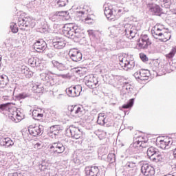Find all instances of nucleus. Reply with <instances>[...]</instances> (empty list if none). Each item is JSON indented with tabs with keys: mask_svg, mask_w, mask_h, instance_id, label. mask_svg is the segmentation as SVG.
Listing matches in <instances>:
<instances>
[{
	"mask_svg": "<svg viewBox=\"0 0 176 176\" xmlns=\"http://www.w3.org/2000/svg\"><path fill=\"white\" fill-rule=\"evenodd\" d=\"M40 78L43 82L45 83H50V86H54L56 82H54V78H50V75H49V72L47 73H41L40 74Z\"/></svg>",
	"mask_w": 176,
	"mask_h": 176,
	"instance_id": "24",
	"label": "nucleus"
},
{
	"mask_svg": "<svg viewBox=\"0 0 176 176\" xmlns=\"http://www.w3.org/2000/svg\"><path fill=\"white\" fill-rule=\"evenodd\" d=\"M33 89H34V90H37L36 91L37 93H41V91H42V90H43V85H42L41 84L36 85L33 87Z\"/></svg>",
	"mask_w": 176,
	"mask_h": 176,
	"instance_id": "44",
	"label": "nucleus"
},
{
	"mask_svg": "<svg viewBox=\"0 0 176 176\" xmlns=\"http://www.w3.org/2000/svg\"><path fill=\"white\" fill-rule=\"evenodd\" d=\"M52 45L55 49H63L65 47V40L63 38L56 37L52 41Z\"/></svg>",
	"mask_w": 176,
	"mask_h": 176,
	"instance_id": "23",
	"label": "nucleus"
},
{
	"mask_svg": "<svg viewBox=\"0 0 176 176\" xmlns=\"http://www.w3.org/2000/svg\"><path fill=\"white\" fill-rule=\"evenodd\" d=\"M8 176H18V174L17 173H14L9 174Z\"/></svg>",
	"mask_w": 176,
	"mask_h": 176,
	"instance_id": "52",
	"label": "nucleus"
},
{
	"mask_svg": "<svg viewBox=\"0 0 176 176\" xmlns=\"http://www.w3.org/2000/svg\"><path fill=\"white\" fill-rule=\"evenodd\" d=\"M67 110L74 118H82L85 115V109L78 105L68 106Z\"/></svg>",
	"mask_w": 176,
	"mask_h": 176,
	"instance_id": "9",
	"label": "nucleus"
},
{
	"mask_svg": "<svg viewBox=\"0 0 176 176\" xmlns=\"http://www.w3.org/2000/svg\"><path fill=\"white\" fill-rule=\"evenodd\" d=\"M108 123V119H107V118H105V124Z\"/></svg>",
	"mask_w": 176,
	"mask_h": 176,
	"instance_id": "57",
	"label": "nucleus"
},
{
	"mask_svg": "<svg viewBox=\"0 0 176 176\" xmlns=\"http://www.w3.org/2000/svg\"><path fill=\"white\" fill-rule=\"evenodd\" d=\"M66 133L67 134H70L68 135L69 137H72V138H74L75 140H79V138H80V137L82 136V132L80 131V130L75 126H69L66 130Z\"/></svg>",
	"mask_w": 176,
	"mask_h": 176,
	"instance_id": "14",
	"label": "nucleus"
},
{
	"mask_svg": "<svg viewBox=\"0 0 176 176\" xmlns=\"http://www.w3.org/2000/svg\"><path fill=\"white\" fill-rule=\"evenodd\" d=\"M28 97H30V94L26 93L19 94L16 96V98H18V100H24V98H27Z\"/></svg>",
	"mask_w": 176,
	"mask_h": 176,
	"instance_id": "41",
	"label": "nucleus"
},
{
	"mask_svg": "<svg viewBox=\"0 0 176 176\" xmlns=\"http://www.w3.org/2000/svg\"><path fill=\"white\" fill-rule=\"evenodd\" d=\"M84 80L85 82L86 86L89 87V89H96L98 87V78L94 76L93 75H89L85 77Z\"/></svg>",
	"mask_w": 176,
	"mask_h": 176,
	"instance_id": "11",
	"label": "nucleus"
},
{
	"mask_svg": "<svg viewBox=\"0 0 176 176\" xmlns=\"http://www.w3.org/2000/svg\"><path fill=\"white\" fill-rule=\"evenodd\" d=\"M76 72L80 74V70H79V69L76 70Z\"/></svg>",
	"mask_w": 176,
	"mask_h": 176,
	"instance_id": "58",
	"label": "nucleus"
},
{
	"mask_svg": "<svg viewBox=\"0 0 176 176\" xmlns=\"http://www.w3.org/2000/svg\"><path fill=\"white\" fill-rule=\"evenodd\" d=\"M84 14H85V12H83V11H77L76 12V16L80 17V20H82V19H85L83 17Z\"/></svg>",
	"mask_w": 176,
	"mask_h": 176,
	"instance_id": "47",
	"label": "nucleus"
},
{
	"mask_svg": "<svg viewBox=\"0 0 176 176\" xmlns=\"http://www.w3.org/2000/svg\"><path fill=\"white\" fill-rule=\"evenodd\" d=\"M29 64L31 65V67H38L39 64L41 63L39 62V58H31L28 60Z\"/></svg>",
	"mask_w": 176,
	"mask_h": 176,
	"instance_id": "31",
	"label": "nucleus"
},
{
	"mask_svg": "<svg viewBox=\"0 0 176 176\" xmlns=\"http://www.w3.org/2000/svg\"><path fill=\"white\" fill-rule=\"evenodd\" d=\"M141 171L145 176L155 175V168L148 164H144L141 167Z\"/></svg>",
	"mask_w": 176,
	"mask_h": 176,
	"instance_id": "18",
	"label": "nucleus"
},
{
	"mask_svg": "<svg viewBox=\"0 0 176 176\" xmlns=\"http://www.w3.org/2000/svg\"><path fill=\"white\" fill-rule=\"evenodd\" d=\"M157 152H159V151L155 148V147H150L147 150V156L151 159L152 156H154Z\"/></svg>",
	"mask_w": 176,
	"mask_h": 176,
	"instance_id": "33",
	"label": "nucleus"
},
{
	"mask_svg": "<svg viewBox=\"0 0 176 176\" xmlns=\"http://www.w3.org/2000/svg\"><path fill=\"white\" fill-rule=\"evenodd\" d=\"M133 105H134V98L129 100L127 104L122 105V108L124 109H128V108H131Z\"/></svg>",
	"mask_w": 176,
	"mask_h": 176,
	"instance_id": "39",
	"label": "nucleus"
},
{
	"mask_svg": "<svg viewBox=\"0 0 176 176\" xmlns=\"http://www.w3.org/2000/svg\"><path fill=\"white\" fill-rule=\"evenodd\" d=\"M42 112H43V110H42V109H37L33 110L32 116L34 119H36V120H39L41 118H43V113H42Z\"/></svg>",
	"mask_w": 176,
	"mask_h": 176,
	"instance_id": "29",
	"label": "nucleus"
},
{
	"mask_svg": "<svg viewBox=\"0 0 176 176\" xmlns=\"http://www.w3.org/2000/svg\"><path fill=\"white\" fill-rule=\"evenodd\" d=\"M176 54V47H173L170 52L167 54H166V58H168V60H171L172 58H174V56H175Z\"/></svg>",
	"mask_w": 176,
	"mask_h": 176,
	"instance_id": "35",
	"label": "nucleus"
},
{
	"mask_svg": "<svg viewBox=\"0 0 176 176\" xmlns=\"http://www.w3.org/2000/svg\"><path fill=\"white\" fill-rule=\"evenodd\" d=\"M120 65L124 71H130L135 67L134 60L130 59V56H120L119 57Z\"/></svg>",
	"mask_w": 176,
	"mask_h": 176,
	"instance_id": "6",
	"label": "nucleus"
},
{
	"mask_svg": "<svg viewBox=\"0 0 176 176\" xmlns=\"http://www.w3.org/2000/svg\"><path fill=\"white\" fill-rule=\"evenodd\" d=\"M35 149H41L42 148V142L36 143L34 144Z\"/></svg>",
	"mask_w": 176,
	"mask_h": 176,
	"instance_id": "50",
	"label": "nucleus"
},
{
	"mask_svg": "<svg viewBox=\"0 0 176 176\" xmlns=\"http://www.w3.org/2000/svg\"><path fill=\"white\" fill-rule=\"evenodd\" d=\"M62 32L67 38H72L74 36L80 38V30L78 25L74 23L65 24L63 28Z\"/></svg>",
	"mask_w": 176,
	"mask_h": 176,
	"instance_id": "4",
	"label": "nucleus"
},
{
	"mask_svg": "<svg viewBox=\"0 0 176 176\" xmlns=\"http://www.w3.org/2000/svg\"><path fill=\"white\" fill-rule=\"evenodd\" d=\"M124 10L118 8L116 6H104V15L109 21H115L123 14Z\"/></svg>",
	"mask_w": 176,
	"mask_h": 176,
	"instance_id": "3",
	"label": "nucleus"
},
{
	"mask_svg": "<svg viewBox=\"0 0 176 176\" xmlns=\"http://www.w3.org/2000/svg\"><path fill=\"white\" fill-rule=\"evenodd\" d=\"M64 151H65V146L60 142L52 143L49 148L51 155H60Z\"/></svg>",
	"mask_w": 176,
	"mask_h": 176,
	"instance_id": "10",
	"label": "nucleus"
},
{
	"mask_svg": "<svg viewBox=\"0 0 176 176\" xmlns=\"http://www.w3.org/2000/svg\"><path fill=\"white\" fill-rule=\"evenodd\" d=\"M63 96V94H60L59 96H58V98H60V96Z\"/></svg>",
	"mask_w": 176,
	"mask_h": 176,
	"instance_id": "60",
	"label": "nucleus"
},
{
	"mask_svg": "<svg viewBox=\"0 0 176 176\" xmlns=\"http://www.w3.org/2000/svg\"><path fill=\"white\" fill-rule=\"evenodd\" d=\"M28 131L30 135L38 137V135H42L43 134V126L42 125H30L29 126Z\"/></svg>",
	"mask_w": 176,
	"mask_h": 176,
	"instance_id": "13",
	"label": "nucleus"
},
{
	"mask_svg": "<svg viewBox=\"0 0 176 176\" xmlns=\"http://www.w3.org/2000/svg\"><path fill=\"white\" fill-rule=\"evenodd\" d=\"M85 170L87 176H98L100 173L98 166H88L85 167Z\"/></svg>",
	"mask_w": 176,
	"mask_h": 176,
	"instance_id": "22",
	"label": "nucleus"
},
{
	"mask_svg": "<svg viewBox=\"0 0 176 176\" xmlns=\"http://www.w3.org/2000/svg\"><path fill=\"white\" fill-rule=\"evenodd\" d=\"M140 56L142 60H143L144 62L148 61V57H146V55L144 54H140Z\"/></svg>",
	"mask_w": 176,
	"mask_h": 176,
	"instance_id": "49",
	"label": "nucleus"
},
{
	"mask_svg": "<svg viewBox=\"0 0 176 176\" xmlns=\"http://www.w3.org/2000/svg\"><path fill=\"white\" fill-rule=\"evenodd\" d=\"M87 33L90 39H96V36H97V31L89 30H87Z\"/></svg>",
	"mask_w": 176,
	"mask_h": 176,
	"instance_id": "38",
	"label": "nucleus"
},
{
	"mask_svg": "<svg viewBox=\"0 0 176 176\" xmlns=\"http://www.w3.org/2000/svg\"><path fill=\"white\" fill-rule=\"evenodd\" d=\"M11 86L12 87V89H10V91H14V90H16V87H14V85H12Z\"/></svg>",
	"mask_w": 176,
	"mask_h": 176,
	"instance_id": "53",
	"label": "nucleus"
},
{
	"mask_svg": "<svg viewBox=\"0 0 176 176\" xmlns=\"http://www.w3.org/2000/svg\"><path fill=\"white\" fill-rule=\"evenodd\" d=\"M58 129H60V126L58 125H54L50 128V131L51 133L56 135V132L58 131Z\"/></svg>",
	"mask_w": 176,
	"mask_h": 176,
	"instance_id": "42",
	"label": "nucleus"
},
{
	"mask_svg": "<svg viewBox=\"0 0 176 176\" xmlns=\"http://www.w3.org/2000/svg\"><path fill=\"white\" fill-rule=\"evenodd\" d=\"M3 100H5V101L9 100V96H3Z\"/></svg>",
	"mask_w": 176,
	"mask_h": 176,
	"instance_id": "54",
	"label": "nucleus"
},
{
	"mask_svg": "<svg viewBox=\"0 0 176 176\" xmlns=\"http://www.w3.org/2000/svg\"><path fill=\"white\" fill-rule=\"evenodd\" d=\"M123 90H126V91H131V85L129 82H125V85L122 86Z\"/></svg>",
	"mask_w": 176,
	"mask_h": 176,
	"instance_id": "43",
	"label": "nucleus"
},
{
	"mask_svg": "<svg viewBox=\"0 0 176 176\" xmlns=\"http://www.w3.org/2000/svg\"><path fill=\"white\" fill-rule=\"evenodd\" d=\"M56 76H60V78H63L64 79H65V78H67V75L65 74H56Z\"/></svg>",
	"mask_w": 176,
	"mask_h": 176,
	"instance_id": "51",
	"label": "nucleus"
},
{
	"mask_svg": "<svg viewBox=\"0 0 176 176\" xmlns=\"http://www.w3.org/2000/svg\"><path fill=\"white\" fill-rule=\"evenodd\" d=\"M151 41H149V37L146 34L142 35L140 40L138 46L140 49H148V47L151 44Z\"/></svg>",
	"mask_w": 176,
	"mask_h": 176,
	"instance_id": "20",
	"label": "nucleus"
},
{
	"mask_svg": "<svg viewBox=\"0 0 176 176\" xmlns=\"http://www.w3.org/2000/svg\"><path fill=\"white\" fill-rule=\"evenodd\" d=\"M138 30L137 28L130 23H126L122 27H112L111 28V34L113 36H118L119 34H124L125 36L129 39H133L135 38Z\"/></svg>",
	"mask_w": 176,
	"mask_h": 176,
	"instance_id": "1",
	"label": "nucleus"
},
{
	"mask_svg": "<svg viewBox=\"0 0 176 176\" xmlns=\"http://www.w3.org/2000/svg\"><path fill=\"white\" fill-rule=\"evenodd\" d=\"M82 93V86L78 85L66 89V94L69 97H79Z\"/></svg>",
	"mask_w": 176,
	"mask_h": 176,
	"instance_id": "12",
	"label": "nucleus"
},
{
	"mask_svg": "<svg viewBox=\"0 0 176 176\" xmlns=\"http://www.w3.org/2000/svg\"><path fill=\"white\" fill-rule=\"evenodd\" d=\"M18 25L21 27V30L25 28H34L35 27V19L31 16H23L21 15L18 19Z\"/></svg>",
	"mask_w": 176,
	"mask_h": 176,
	"instance_id": "5",
	"label": "nucleus"
},
{
	"mask_svg": "<svg viewBox=\"0 0 176 176\" xmlns=\"http://www.w3.org/2000/svg\"><path fill=\"white\" fill-rule=\"evenodd\" d=\"M123 42H124L123 40L120 39V40L118 41V43H123Z\"/></svg>",
	"mask_w": 176,
	"mask_h": 176,
	"instance_id": "55",
	"label": "nucleus"
},
{
	"mask_svg": "<svg viewBox=\"0 0 176 176\" xmlns=\"http://www.w3.org/2000/svg\"><path fill=\"white\" fill-rule=\"evenodd\" d=\"M151 34L155 39H160L161 42H167L171 39V32L168 29H165L164 27L160 25H156L151 30Z\"/></svg>",
	"mask_w": 176,
	"mask_h": 176,
	"instance_id": "2",
	"label": "nucleus"
},
{
	"mask_svg": "<svg viewBox=\"0 0 176 176\" xmlns=\"http://www.w3.org/2000/svg\"><path fill=\"white\" fill-rule=\"evenodd\" d=\"M107 159L109 161L111 162V163H113V162H115V160H116L115 154H113V153L109 154Z\"/></svg>",
	"mask_w": 176,
	"mask_h": 176,
	"instance_id": "46",
	"label": "nucleus"
},
{
	"mask_svg": "<svg viewBox=\"0 0 176 176\" xmlns=\"http://www.w3.org/2000/svg\"><path fill=\"white\" fill-rule=\"evenodd\" d=\"M81 21H85L86 24H91V23H93V19L87 16L86 18L81 19Z\"/></svg>",
	"mask_w": 176,
	"mask_h": 176,
	"instance_id": "45",
	"label": "nucleus"
},
{
	"mask_svg": "<svg viewBox=\"0 0 176 176\" xmlns=\"http://www.w3.org/2000/svg\"><path fill=\"white\" fill-rule=\"evenodd\" d=\"M9 85V78L5 74L0 75V89H5Z\"/></svg>",
	"mask_w": 176,
	"mask_h": 176,
	"instance_id": "27",
	"label": "nucleus"
},
{
	"mask_svg": "<svg viewBox=\"0 0 176 176\" xmlns=\"http://www.w3.org/2000/svg\"><path fill=\"white\" fill-rule=\"evenodd\" d=\"M33 47L37 53H42L44 50H46V47H47V44L46 42L42 39L37 40L33 45Z\"/></svg>",
	"mask_w": 176,
	"mask_h": 176,
	"instance_id": "17",
	"label": "nucleus"
},
{
	"mask_svg": "<svg viewBox=\"0 0 176 176\" xmlns=\"http://www.w3.org/2000/svg\"><path fill=\"white\" fill-rule=\"evenodd\" d=\"M157 144L159 145L161 149H168L170 145L173 144L171 139L169 138H158L157 139Z\"/></svg>",
	"mask_w": 176,
	"mask_h": 176,
	"instance_id": "15",
	"label": "nucleus"
},
{
	"mask_svg": "<svg viewBox=\"0 0 176 176\" xmlns=\"http://www.w3.org/2000/svg\"><path fill=\"white\" fill-rule=\"evenodd\" d=\"M173 155H174V157L176 158V148L173 151Z\"/></svg>",
	"mask_w": 176,
	"mask_h": 176,
	"instance_id": "56",
	"label": "nucleus"
},
{
	"mask_svg": "<svg viewBox=\"0 0 176 176\" xmlns=\"http://www.w3.org/2000/svg\"><path fill=\"white\" fill-rule=\"evenodd\" d=\"M1 60H2V56H1L0 55V63H1Z\"/></svg>",
	"mask_w": 176,
	"mask_h": 176,
	"instance_id": "59",
	"label": "nucleus"
},
{
	"mask_svg": "<svg viewBox=\"0 0 176 176\" xmlns=\"http://www.w3.org/2000/svg\"><path fill=\"white\" fill-rule=\"evenodd\" d=\"M51 63L54 68H57V69H58L59 71H65V69L68 68V64L65 60L58 62L57 60H54L51 61Z\"/></svg>",
	"mask_w": 176,
	"mask_h": 176,
	"instance_id": "21",
	"label": "nucleus"
},
{
	"mask_svg": "<svg viewBox=\"0 0 176 176\" xmlns=\"http://www.w3.org/2000/svg\"><path fill=\"white\" fill-rule=\"evenodd\" d=\"M164 159V157H163V155H162V153H160V152H157L154 155H153L151 157V158H150V160L152 162H154L155 163H159V162H163Z\"/></svg>",
	"mask_w": 176,
	"mask_h": 176,
	"instance_id": "28",
	"label": "nucleus"
},
{
	"mask_svg": "<svg viewBox=\"0 0 176 176\" xmlns=\"http://www.w3.org/2000/svg\"><path fill=\"white\" fill-rule=\"evenodd\" d=\"M148 8L150 12H151L152 14H155L156 16H160V12H162V8H160V6L155 3H148Z\"/></svg>",
	"mask_w": 176,
	"mask_h": 176,
	"instance_id": "25",
	"label": "nucleus"
},
{
	"mask_svg": "<svg viewBox=\"0 0 176 176\" xmlns=\"http://www.w3.org/2000/svg\"><path fill=\"white\" fill-rule=\"evenodd\" d=\"M105 115L102 113H99L97 120L98 124H100V126H104V124H105Z\"/></svg>",
	"mask_w": 176,
	"mask_h": 176,
	"instance_id": "32",
	"label": "nucleus"
},
{
	"mask_svg": "<svg viewBox=\"0 0 176 176\" xmlns=\"http://www.w3.org/2000/svg\"><path fill=\"white\" fill-rule=\"evenodd\" d=\"M10 28L13 34H17V32H19V28L17 27V24L14 22L10 23Z\"/></svg>",
	"mask_w": 176,
	"mask_h": 176,
	"instance_id": "36",
	"label": "nucleus"
},
{
	"mask_svg": "<svg viewBox=\"0 0 176 176\" xmlns=\"http://www.w3.org/2000/svg\"><path fill=\"white\" fill-rule=\"evenodd\" d=\"M104 137L107 135V133H104Z\"/></svg>",
	"mask_w": 176,
	"mask_h": 176,
	"instance_id": "61",
	"label": "nucleus"
},
{
	"mask_svg": "<svg viewBox=\"0 0 176 176\" xmlns=\"http://www.w3.org/2000/svg\"><path fill=\"white\" fill-rule=\"evenodd\" d=\"M135 79L140 80H148L149 79V71L146 69H141L134 74Z\"/></svg>",
	"mask_w": 176,
	"mask_h": 176,
	"instance_id": "19",
	"label": "nucleus"
},
{
	"mask_svg": "<svg viewBox=\"0 0 176 176\" xmlns=\"http://www.w3.org/2000/svg\"><path fill=\"white\" fill-rule=\"evenodd\" d=\"M23 112V111L21 109H17L16 111L10 109V113H8V117L14 123H19L24 119V113Z\"/></svg>",
	"mask_w": 176,
	"mask_h": 176,
	"instance_id": "7",
	"label": "nucleus"
},
{
	"mask_svg": "<svg viewBox=\"0 0 176 176\" xmlns=\"http://www.w3.org/2000/svg\"><path fill=\"white\" fill-rule=\"evenodd\" d=\"M147 142L144 141L142 138L136 139L135 141L131 144L129 148L133 152V153H138L141 152L142 148H146Z\"/></svg>",
	"mask_w": 176,
	"mask_h": 176,
	"instance_id": "8",
	"label": "nucleus"
},
{
	"mask_svg": "<svg viewBox=\"0 0 176 176\" xmlns=\"http://www.w3.org/2000/svg\"><path fill=\"white\" fill-rule=\"evenodd\" d=\"M10 109H12V108H9V105L4 104H1L0 105V112L2 113H6L9 115Z\"/></svg>",
	"mask_w": 176,
	"mask_h": 176,
	"instance_id": "30",
	"label": "nucleus"
},
{
	"mask_svg": "<svg viewBox=\"0 0 176 176\" xmlns=\"http://www.w3.org/2000/svg\"><path fill=\"white\" fill-rule=\"evenodd\" d=\"M57 3L58 8H63L67 5L68 0H54Z\"/></svg>",
	"mask_w": 176,
	"mask_h": 176,
	"instance_id": "37",
	"label": "nucleus"
},
{
	"mask_svg": "<svg viewBox=\"0 0 176 176\" xmlns=\"http://www.w3.org/2000/svg\"><path fill=\"white\" fill-rule=\"evenodd\" d=\"M18 68V71H19L21 74H27L28 72V67H27L26 66L21 65L19 66Z\"/></svg>",
	"mask_w": 176,
	"mask_h": 176,
	"instance_id": "40",
	"label": "nucleus"
},
{
	"mask_svg": "<svg viewBox=\"0 0 176 176\" xmlns=\"http://www.w3.org/2000/svg\"><path fill=\"white\" fill-rule=\"evenodd\" d=\"M69 56L74 63H78L82 60V53L78 49H71L69 52Z\"/></svg>",
	"mask_w": 176,
	"mask_h": 176,
	"instance_id": "16",
	"label": "nucleus"
},
{
	"mask_svg": "<svg viewBox=\"0 0 176 176\" xmlns=\"http://www.w3.org/2000/svg\"><path fill=\"white\" fill-rule=\"evenodd\" d=\"M0 145L9 148V146H13L14 145V142L10 138H4L0 140Z\"/></svg>",
	"mask_w": 176,
	"mask_h": 176,
	"instance_id": "26",
	"label": "nucleus"
},
{
	"mask_svg": "<svg viewBox=\"0 0 176 176\" xmlns=\"http://www.w3.org/2000/svg\"><path fill=\"white\" fill-rule=\"evenodd\" d=\"M135 162H128L127 164H126V168H134V167H135Z\"/></svg>",
	"mask_w": 176,
	"mask_h": 176,
	"instance_id": "48",
	"label": "nucleus"
},
{
	"mask_svg": "<svg viewBox=\"0 0 176 176\" xmlns=\"http://www.w3.org/2000/svg\"><path fill=\"white\" fill-rule=\"evenodd\" d=\"M160 4L162 8L168 9L171 6V0H160Z\"/></svg>",
	"mask_w": 176,
	"mask_h": 176,
	"instance_id": "34",
	"label": "nucleus"
}]
</instances>
